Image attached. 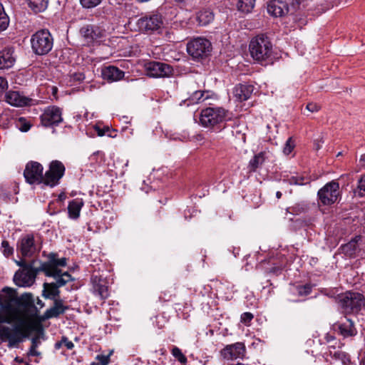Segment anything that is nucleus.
Segmentation results:
<instances>
[{"label": "nucleus", "instance_id": "obj_17", "mask_svg": "<svg viewBox=\"0 0 365 365\" xmlns=\"http://www.w3.org/2000/svg\"><path fill=\"white\" fill-rule=\"evenodd\" d=\"M246 351L245 344L242 342H237L232 344L227 345L221 351V355L224 359H233L242 358Z\"/></svg>", "mask_w": 365, "mask_h": 365}, {"label": "nucleus", "instance_id": "obj_4", "mask_svg": "<svg viewBox=\"0 0 365 365\" xmlns=\"http://www.w3.org/2000/svg\"><path fill=\"white\" fill-rule=\"evenodd\" d=\"M249 49L253 59L257 61H264L268 59L272 53V43L266 35L259 34L252 38Z\"/></svg>", "mask_w": 365, "mask_h": 365}, {"label": "nucleus", "instance_id": "obj_7", "mask_svg": "<svg viewBox=\"0 0 365 365\" xmlns=\"http://www.w3.org/2000/svg\"><path fill=\"white\" fill-rule=\"evenodd\" d=\"M227 113V110L220 107L206 108L201 111L200 122L204 127L214 128L225 120Z\"/></svg>", "mask_w": 365, "mask_h": 365}, {"label": "nucleus", "instance_id": "obj_34", "mask_svg": "<svg viewBox=\"0 0 365 365\" xmlns=\"http://www.w3.org/2000/svg\"><path fill=\"white\" fill-rule=\"evenodd\" d=\"M29 7L35 12L44 11L48 5V0H28Z\"/></svg>", "mask_w": 365, "mask_h": 365}, {"label": "nucleus", "instance_id": "obj_25", "mask_svg": "<svg viewBox=\"0 0 365 365\" xmlns=\"http://www.w3.org/2000/svg\"><path fill=\"white\" fill-rule=\"evenodd\" d=\"M102 76L104 79L113 82L121 80L125 73L114 66H108L102 69Z\"/></svg>", "mask_w": 365, "mask_h": 365}, {"label": "nucleus", "instance_id": "obj_64", "mask_svg": "<svg viewBox=\"0 0 365 365\" xmlns=\"http://www.w3.org/2000/svg\"><path fill=\"white\" fill-rule=\"evenodd\" d=\"M91 365H98V364H96V363H92Z\"/></svg>", "mask_w": 365, "mask_h": 365}, {"label": "nucleus", "instance_id": "obj_20", "mask_svg": "<svg viewBox=\"0 0 365 365\" xmlns=\"http://www.w3.org/2000/svg\"><path fill=\"white\" fill-rule=\"evenodd\" d=\"M267 11L274 17H281L288 13L284 0H270L267 4Z\"/></svg>", "mask_w": 365, "mask_h": 365}, {"label": "nucleus", "instance_id": "obj_50", "mask_svg": "<svg viewBox=\"0 0 365 365\" xmlns=\"http://www.w3.org/2000/svg\"><path fill=\"white\" fill-rule=\"evenodd\" d=\"M63 345H64L68 349H72L74 347V344L71 341H69L66 336H62Z\"/></svg>", "mask_w": 365, "mask_h": 365}, {"label": "nucleus", "instance_id": "obj_11", "mask_svg": "<svg viewBox=\"0 0 365 365\" xmlns=\"http://www.w3.org/2000/svg\"><path fill=\"white\" fill-rule=\"evenodd\" d=\"M319 200L324 205H331L340 196L339 184L335 180L327 182L317 193Z\"/></svg>", "mask_w": 365, "mask_h": 365}, {"label": "nucleus", "instance_id": "obj_29", "mask_svg": "<svg viewBox=\"0 0 365 365\" xmlns=\"http://www.w3.org/2000/svg\"><path fill=\"white\" fill-rule=\"evenodd\" d=\"M214 19V14L209 9H205L199 11L197 15V20L200 25L206 26Z\"/></svg>", "mask_w": 365, "mask_h": 365}, {"label": "nucleus", "instance_id": "obj_42", "mask_svg": "<svg viewBox=\"0 0 365 365\" xmlns=\"http://www.w3.org/2000/svg\"><path fill=\"white\" fill-rule=\"evenodd\" d=\"M295 147L294 141L292 138H289L286 141V143L283 148V153L285 155H289L293 150Z\"/></svg>", "mask_w": 365, "mask_h": 365}, {"label": "nucleus", "instance_id": "obj_49", "mask_svg": "<svg viewBox=\"0 0 365 365\" xmlns=\"http://www.w3.org/2000/svg\"><path fill=\"white\" fill-rule=\"evenodd\" d=\"M306 108L312 112V113H314V112H317L318 111L319 109H320V106L315 103H309L307 106H306Z\"/></svg>", "mask_w": 365, "mask_h": 365}, {"label": "nucleus", "instance_id": "obj_10", "mask_svg": "<svg viewBox=\"0 0 365 365\" xmlns=\"http://www.w3.org/2000/svg\"><path fill=\"white\" fill-rule=\"evenodd\" d=\"M65 173V166L58 160L50 163L48 170L43 174V185L53 187L59 184Z\"/></svg>", "mask_w": 365, "mask_h": 365}, {"label": "nucleus", "instance_id": "obj_33", "mask_svg": "<svg viewBox=\"0 0 365 365\" xmlns=\"http://www.w3.org/2000/svg\"><path fill=\"white\" fill-rule=\"evenodd\" d=\"M208 93L207 91H196L192 93L188 100L191 103L203 102L208 98Z\"/></svg>", "mask_w": 365, "mask_h": 365}, {"label": "nucleus", "instance_id": "obj_35", "mask_svg": "<svg viewBox=\"0 0 365 365\" xmlns=\"http://www.w3.org/2000/svg\"><path fill=\"white\" fill-rule=\"evenodd\" d=\"M9 24V18L0 3V32L5 31Z\"/></svg>", "mask_w": 365, "mask_h": 365}, {"label": "nucleus", "instance_id": "obj_32", "mask_svg": "<svg viewBox=\"0 0 365 365\" xmlns=\"http://www.w3.org/2000/svg\"><path fill=\"white\" fill-rule=\"evenodd\" d=\"M56 279V282H53L58 288L66 285L68 282L73 281V279L68 272L59 273L56 277H53Z\"/></svg>", "mask_w": 365, "mask_h": 365}, {"label": "nucleus", "instance_id": "obj_60", "mask_svg": "<svg viewBox=\"0 0 365 365\" xmlns=\"http://www.w3.org/2000/svg\"><path fill=\"white\" fill-rule=\"evenodd\" d=\"M7 322V323H11V319H6L3 320V319H1V317L0 316V322Z\"/></svg>", "mask_w": 365, "mask_h": 365}, {"label": "nucleus", "instance_id": "obj_3", "mask_svg": "<svg viewBox=\"0 0 365 365\" xmlns=\"http://www.w3.org/2000/svg\"><path fill=\"white\" fill-rule=\"evenodd\" d=\"M336 302L341 312L344 314H357L365 306L363 294L354 292L339 294Z\"/></svg>", "mask_w": 365, "mask_h": 365}, {"label": "nucleus", "instance_id": "obj_19", "mask_svg": "<svg viewBox=\"0 0 365 365\" xmlns=\"http://www.w3.org/2000/svg\"><path fill=\"white\" fill-rule=\"evenodd\" d=\"M49 262H41V264H46L49 267L50 272L52 275H47L48 277H56L61 270L59 269L58 267H66L67 264V258L63 257L61 259H56V254L51 253L49 255Z\"/></svg>", "mask_w": 365, "mask_h": 365}, {"label": "nucleus", "instance_id": "obj_15", "mask_svg": "<svg viewBox=\"0 0 365 365\" xmlns=\"http://www.w3.org/2000/svg\"><path fill=\"white\" fill-rule=\"evenodd\" d=\"M148 76L153 78H167L173 75V68L163 62L150 61L145 66Z\"/></svg>", "mask_w": 365, "mask_h": 365}, {"label": "nucleus", "instance_id": "obj_52", "mask_svg": "<svg viewBox=\"0 0 365 365\" xmlns=\"http://www.w3.org/2000/svg\"><path fill=\"white\" fill-rule=\"evenodd\" d=\"M334 357L336 359H341L343 363H345L344 359L346 357V355L344 352L342 351H335L334 354Z\"/></svg>", "mask_w": 365, "mask_h": 365}, {"label": "nucleus", "instance_id": "obj_5", "mask_svg": "<svg viewBox=\"0 0 365 365\" xmlns=\"http://www.w3.org/2000/svg\"><path fill=\"white\" fill-rule=\"evenodd\" d=\"M43 272L46 275H52L49 267L46 264H40L39 267L32 265L27 269H19L14 276V281L19 287H31L36 281L37 274Z\"/></svg>", "mask_w": 365, "mask_h": 365}, {"label": "nucleus", "instance_id": "obj_22", "mask_svg": "<svg viewBox=\"0 0 365 365\" xmlns=\"http://www.w3.org/2000/svg\"><path fill=\"white\" fill-rule=\"evenodd\" d=\"M361 237L360 235L356 236L352 238L348 243L342 245L339 250L346 256L349 257H355L356 254L360 251L359 242L361 241Z\"/></svg>", "mask_w": 365, "mask_h": 365}, {"label": "nucleus", "instance_id": "obj_43", "mask_svg": "<svg viewBox=\"0 0 365 365\" xmlns=\"http://www.w3.org/2000/svg\"><path fill=\"white\" fill-rule=\"evenodd\" d=\"M358 192V195L361 197L364 195L365 192V175L362 176L358 180L357 190L355 192Z\"/></svg>", "mask_w": 365, "mask_h": 365}, {"label": "nucleus", "instance_id": "obj_41", "mask_svg": "<svg viewBox=\"0 0 365 365\" xmlns=\"http://www.w3.org/2000/svg\"><path fill=\"white\" fill-rule=\"evenodd\" d=\"M284 2H286V6L287 9H288V12L289 11L294 12L299 6L301 4V0H284Z\"/></svg>", "mask_w": 365, "mask_h": 365}, {"label": "nucleus", "instance_id": "obj_1", "mask_svg": "<svg viewBox=\"0 0 365 365\" xmlns=\"http://www.w3.org/2000/svg\"><path fill=\"white\" fill-rule=\"evenodd\" d=\"M35 307L27 310L36 319L26 321L21 319L18 324H14L11 327L0 325V343L7 341L9 347H16L24 339L28 338L32 331H36L38 334L43 333L41 323L45 320H41V316L38 315L39 311L36 307Z\"/></svg>", "mask_w": 365, "mask_h": 365}, {"label": "nucleus", "instance_id": "obj_23", "mask_svg": "<svg viewBox=\"0 0 365 365\" xmlns=\"http://www.w3.org/2000/svg\"><path fill=\"white\" fill-rule=\"evenodd\" d=\"M6 101L11 106L22 107L29 105L31 99L18 91H9L5 95Z\"/></svg>", "mask_w": 365, "mask_h": 365}, {"label": "nucleus", "instance_id": "obj_59", "mask_svg": "<svg viewBox=\"0 0 365 365\" xmlns=\"http://www.w3.org/2000/svg\"><path fill=\"white\" fill-rule=\"evenodd\" d=\"M334 337L333 336H331L329 334H327L326 336V340H327V342H329V341H331V340H334Z\"/></svg>", "mask_w": 365, "mask_h": 365}, {"label": "nucleus", "instance_id": "obj_14", "mask_svg": "<svg viewBox=\"0 0 365 365\" xmlns=\"http://www.w3.org/2000/svg\"><path fill=\"white\" fill-rule=\"evenodd\" d=\"M79 32L84 42L88 45L100 41L106 34V29L98 24L84 25Z\"/></svg>", "mask_w": 365, "mask_h": 365}, {"label": "nucleus", "instance_id": "obj_2", "mask_svg": "<svg viewBox=\"0 0 365 365\" xmlns=\"http://www.w3.org/2000/svg\"><path fill=\"white\" fill-rule=\"evenodd\" d=\"M21 305L29 309L34 306V298L30 293H25L20 297H18L14 290L11 288L5 287L0 294V309L9 315L7 319L11 321L18 318L19 311L17 306Z\"/></svg>", "mask_w": 365, "mask_h": 365}, {"label": "nucleus", "instance_id": "obj_51", "mask_svg": "<svg viewBox=\"0 0 365 365\" xmlns=\"http://www.w3.org/2000/svg\"><path fill=\"white\" fill-rule=\"evenodd\" d=\"M7 87V81L3 77H0V94L3 93Z\"/></svg>", "mask_w": 365, "mask_h": 365}, {"label": "nucleus", "instance_id": "obj_46", "mask_svg": "<svg viewBox=\"0 0 365 365\" xmlns=\"http://www.w3.org/2000/svg\"><path fill=\"white\" fill-rule=\"evenodd\" d=\"M19 123H21L19 126V130L22 132H27L30 128L31 125L26 121V119L24 118H20L19 119Z\"/></svg>", "mask_w": 365, "mask_h": 365}, {"label": "nucleus", "instance_id": "obj_39", "mask_svg": "<svg viewBox=\"0 0 365 365\" xmlns=\"http://www.w3.org/2000/svg\"><path fill=\"white\" fill-rule=\"evenodd\" d=\"M1 250L4 256L9 257L14 253V248L9 245L6 240H3L1 242Z\"/></svg>", "mask_w": 365, "mask_h": 365}, {"label": "nucleus", "instance_id": "obj_47", "mask_svg": "<svg viewBox=\"0 0 365 365\" xmlns=\"http://www.w3.org/2000/svg\"><path fill=\"white\" fill-rule=\"evenodd\" d=\"M254 316L250 312H245L241 315V322L245 324H248L252 319H253Z\"/></svg>", "mask_w": 365, "mask_h": 365}, {"label": "nucleus", "instance_id": "obj_44", "mask_svg": "<svg viewBox=\"0 0 365 365\" xmlns=\"http://www.w3.org/2000/svg\"><path fill=\"white\" fill-rule=\"evenodd\" d=\"M289 183L291 185H306L309 182L307 179H305L304 178H299V177H296V176H292V178H289Z\"/></svg>", "mask_w": 365, "mask_h": 365}, {"label": "nucleus", "instance_id": "obj_12", "mask_svg": "<svg viewBox=\"0 0 365 365\" xmlns=\"http://www.w3.org/2000/svg\"><path fill=\"white\" fill-rule=\"evenodd\" d=\"M41 249V247L38 244L33 234L23 235L17 243V250L24 257H31L38 253Z\"/></svg>", "mask_w": 365, "mask_h": 365}, {"label": "nucleus", "instance_id": "obj_37", "mask_svg": "<svg viewBox=\"0 0 365 365\" xmlns=\"http://www.w3.org/2000/svg\"><path fill=\"white\" fill-rule=\"evenodd\" d=\"M172 354L175 358H176L182 365H185L187 360L186 356L182 354L181 350L175 346L172 349Z\"/></svg>", "mask_w": 365, "mask_h": 365}, {"label": "nucleus", "instance_id": "obj_18", "mask_svg": "<svg viewBox=\"0 0 365 365\" xmlns=\"http://www.w3.org/2000/svg\"><path fill=\"white\" fill-rule=\"evenodd\" d=\"M68 309V306H65L63 304L61 299H55L53 306L50 309H48L43 315H41V320H47L51 318H57L61 314L65 313Z\"/></svg>", "mask_w": 365, "mask_h": 365}, {"label": "nucleus", "instance_id": "obj_31", "mask_svg": "<svg viewBox=\"0 0 365 365\" xmlns=\"http://www.w3.org/2000/svg\"><path fill=\"white\" fill-rule=\"evenodd\" d=\"M255 0H239L237 4L238 11L248 14L250 13L255 7Z\"/></svg>", "mask_w": 365, "mask_h": 365}, {"label": "nucleus", "instance_id": "obj_36", "mask_svg": "<svg viewBox=\"0 0 365 365\" xmlns=\"http://www.w3.org/2000/svg\"><path fill=\"white\" fill-rule=\"evenodd\" d=\"M95 292L101 299H106L109 296L108 287L103 284H97L95 287Z\"/></svg>", "mask_w": 365, "mask_h": 365}, {"label": "nucleus", "instance_id": "obj_61", "mask_svg": "<svg viewBox=\"0 0 365 365\" xmlns=\"http://www.w3.org/2000/svg\"><path fill=\"white\" fill-rule=\"evenodd\" d=\"M276 197H277L278 199L281 198V197H282V192H279V191H277V193H276Z\"/></svg>", "mask_w": 365, "mask_h": 365}, {"label": "nucleus", "instance_id": "obj_56", "mask_svg": "<svg viewBox=\"0 0 365 365\" xmlns=\"http://www.w3.org/2000/svg\"><path fill=\"white\" fill-rule=\"evenodd\" d=\"M34 306L37 307V309H41L44 307V303L39 299L38 298L36 299V301L34 300Z\"/></svg>", "mask_w": 365, "mask_h": 365}, {"label": "nucleus", "instance_id": "obj_55", "mask_svg": "<svg viewBox=\"0 0 365 365\" xmlns=\"http://www.w3.org/2000/svg\"><path fill=\"white\" fill-rule=\"evenodd\" d=\"M96 130L97 131L98 136H103L106 134V131L108 130V128L102 129L97 126L96 127Z\"/></svg>", "mask_w": 365, "mask_h": 365}, {"label": "nucleus", "instance_id": "obj_8", "mask_svg": "<svg viewBox=\"0 0 365 365\" xmlns=\"http://www.w3.org/2000/svg\"><path fill=\"white\" fill-rule=\"evenodd\" d=\"M212 50L211 43L204 38H196L187 45V53L196 60L202 59L210 55Z\"/></svg>", "mask_w": 365, "mask_h": 365}, {"label": "nucleus", "instance_id": "obj_21", "mask_svg": "<svg viewBox=\"0 0 365 365\" xmlns=\"http://www.w3.org/2000/svg\"><path fill=\"white\" fill-rule=\"evenodd\" d=\"M334 327L339 329V333L344 337L353 336L357 334L354 322L346 317H344V321L335 324Z\"/></svg>", "mask_w": 365, "mask_h": 365}, {"label": "nucleus", "instance_id": "obj_28", "mask_svg": "<svg viewBox=\"0 0 365 365\" xmlns=\"http://www.w3.org/2000/svg\"><path fill=\"white\" fill-rule=\"evenodd\" d=\"M60 295L58 287L53 283H44L43 296L45 298L51 299H56Z\"/></svg>", "mask_w": 365, "mask_h": 365}, {"label": "nucleus", "instance_id": "obj_6", "mask_svg": "<svg viewBox=\"0 0 365 365\" xmlns=\"http://www.w3.org/2000/svg\"><path fill=\"white\" fill-rule=\"evenodd\" d=\"M31 45L35 54L38 56L46 55L53 48V38L48 30L41 29L31 36Z\"/></svg>", "mask_w": 365, "mask_h": 365}, {"label": "nucleus", "instance_id": "obj_63", "mask_svg": "<svg viewBox=\"0 0 365 365\" xmlns=\"http://www.w3.org/2000/svg\"><path fill=\"white\" fill-rule=\"evenodd\" d=\"M16 361L19 362V363H22L23 362V359H19L18 357L16 358Z\"/></svg>", "mask_w": 365, "mask_h": 365}, {"label": "nucleus", "instance_id": "obj_57", "mask_svg": "<svg viewBox=\"0 0 365 365\" xmlns=\"http://www.w3.org/2000/svg\"><path fill=\"white\" fill-rule=\"evenodd\" d=\"M63 346L62 339L55 344V348L59 349Z\"/></svg>", "mask_w": 365, "mask_h": 365}, {"label": "nucleus", "instance_id": "obj_48", "mask_svg": "<svg viewBox=\"0 0 365 365\" xmlns=\"http://www.w3.org/2000/svg\"><path fill=\"white\" fill-rule=\"evenodd\" d=\"M96 359L99 361L101 365H108L109 363V356L98 355Z\"/></svg>", "mask_w": 365, "mask_h": 365}, {"label": "nucleus", "instance_id": "obj_38", "mask_svg": "<svg viewBox=\"0 0 365 365\" xmlns=\"http://www.w3.org/2000/svg\"><path fill=\"white\" fill-rule=\"evenodd\" d=\"M297 294L299 296L304 297L309 295L312 289V286L311 284H307L302 286H297L296 287Z\"/></svg>", "mask_w": 365, "mask_h": 365}, {"label": "nucleus", "instance_id": "obj_53", "mask_svg": "<svg viewBox=\"0 0 365 365\" xmlns=\"http://www.w3.org/2000/svg\"><path fill=\"white\" fill-rule=\"evenodd\" d=\"M37 348H34L33 346H31L29 349V351L28 352L29 356H38L41 355V352L36 350Z\"/></svg>", "mask_w": 365, "mask_h": 365}, {"label": "nucleus", "instance_id": "obj_13", "mask_svg": "<svg viewBox=\"0 0 365 365\" xmlns=\"http://www.w3.org/2000/svg\"><path fill=\"white\" fill-rule=\"evenodd\" d=\"M25 180L29 185H40L43 183V167L36 161H29L24 170Z\"/></svg>", "mask_w": 365, "mask_h": 365}, {"label": "nucleus", "instance_id": "obj_54", "mask_svg": "<svg viewBox=\"0 0 365 365\" xmlns=\"http://www.w3.org/2000/svg\"><path fill=\"white\" fill-rule=\"evenodd\" d=\"M40 344L39 336H36L31 339V346L34 348H37Z\"/></svg>", "mask_w": 365, "mask_h": 365}, {"label": "nucleus", "instance_id": "obj_62", "mask_svg": "<svg viewBox=\"0 0 365 365\" xmlns=\"http://www.w3.org/2000/svg\"><path fill=\"white\" fill-rule=\"evenodd\" d=\"M320 148H321V146H320L319 143H315V148H316V150H318L319 149H320Z\"/></svg>", "mask_w": 365, "mask_h": 365}, {"label": "nucleus", "instance_id": "obj_58", "mask_svg": "<svg viewBox=\"0 0 365 365\" xmlns=\"http://www.w3.org/2000/svg\"><path fill=\"white\" fill-rule=\"evenodd\" d=\"M359 162L362 163L363 165L365 164V153L362 154L360 157Z\"/></svg>", "mask_w": 365, "mask_h": 365}, {"label": "nucleus", "instance_id": "obj_26", "mask_svg": "<svg viewBox=\"0 0 365 365\" xmlns=\"http://www.w3.org/2000/svg\"><path fill=\"white\" fill-rule=\"evenodd\" d=\"M15 61L16 58L14 56V49L12 48H6L0 51V70L12 67Z\"/></svg>", "mask_w": 365, "mask_h": 365}, {"label": "nucleus", "instance_id": "obj_16", "mask_svg": "<svg viewBox=\"0 0 365 365\" xmlns=\"http://www.w3.org/2000/svg\"><path fill=\"white\" fill-rule=\"evenodd\" d=\"M41 121L43 126H57L62 121V110L57 106H48L41 115Z\"/></svg>", "mask_w": 365, "mask_h": 365}, {"label": "nucleus", "instance_id": "obj_40", "mask_svg": "<svg viewBox=\"0 0 365 365\" xmlns=\"http://www.w3.org/2000/svg\"><path fill=\"white\" fill-rule=\"evenodd\" d=\"M103 0H80V3L83 8L91 9L99 5Z\"/></svg>", "mask_w": 365, "mask_h": 365}, {"label": "nucleus", "instance_id": "obj_45", "mask_svg": "<svg viewBox=\"0 0 365 365\" xmlns=\"http://www.w3.org/2000/svg\"><path fill=\"white\" fill-rule=\"evenodd\" d=\"M16 262L17 265H19L21 267L20 269H27L28 267L32 265H34L37 262V260L33 259L29 262H26L25 260L21 259L20 261H16Z\"/></svg>", "mask_w": 365, "mask_h": 365}, {"label": "nucleus", "instance_id": "obj_27", "mask_svg": "<svg viewBox=\"0 0 365 365\" xmlns=\"http://www.w3.org/2000/svg\"><path fill=\"white\" fill-rule=\"evenodd\" d=\"M83 206L81 199H75L71 201L68 206V212L70 218L76 220L80 216V212Z\"/></svg>", "mask_w": 365, "mask_h": 365}, {"label": "nucleus", "instance_id": "obj_30", "mask_svg": "<svg viewBox=\"0 0 365 365\" xmlns=\"http://www.w3.org/2000/svg\"><path fill=\"white\" fill-rule=\"evenodd\" d=\"M265 153L260 152L255 155L249 163V168L251 171L255 172L258 168H259L265 160Z\"/></svg>", "mask_w": 365, "mask_h": 365}, {"label": "nucleus", "instance_id": "obj_9", "mask_svg": "<svg viewBox=\"0 0 365 365\" xmlns=\"http://www.w3.org/2000/svg\"><path fill=\"white\" fill-rule=\"evenodd\" d=\"M140 32L150 34L154 32H159L163 28V21L160 14H153L140 18L136 24Z\"/></svg>", "mask_w": 365, "mask_h": 365}, {"label": "nucleus", "instance_id": "obj_24", "mask_svg": "<svg viewBox=\"0 0 365 365\" xmlns=\"http://www.w3.org/2000/svg\"><path fill=\"white\" fill-rule=\"evenodd\" d=\"M254 91V86L250 84H238L233 90L235 98L239 101L249 99Z\"/></svg>", "mask_w": 365, "mask_h": 365}]
</instances>
